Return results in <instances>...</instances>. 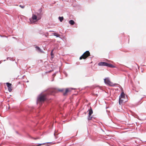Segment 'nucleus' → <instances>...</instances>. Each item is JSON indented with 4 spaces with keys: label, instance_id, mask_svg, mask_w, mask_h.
Returning <instances> with one entry per match:
<instances>
[{
    "label": "nucleus",
    "instance_id": "9b49d317",
    "mask_svg": "<svg viewBox=\"0 0 146 146\" xmlns=\"http://www.w3.org/2000/svg\"><path fill=\"white\" fill-rule=\"evenodd\" d=\"M53 34L54 36H55L56 37H59L61 38L60 37V35H59L56 33H53Z\"/></svg>",
    "mask_w": 146,
    "mask_h": 146
},
{
    "label": "nucleus",
    "instance_id": "2eb2a0df",
    "mask_svg": "<svg viewBox=\"0 0 146 146\" xmlns=\"http://www.w3.org/2000/svg\"><path fill=\"white\" fill-rule=\"evenodd\" d=\"M111 66V64H108V63H106V66H108V67H110Z\"/></svg>",
    "mask_w": 146,
    "mask_h": 146
},
{
    "label": "nucleus",
    "instance_id": "f257e3e1",
    "mask_svg": "<svg viewBox=\"0 0 146 146\" xmlns=\"http://www.w3.org/2000/svg\"><path fill=\"white\" fill-rule=\"evenodd\" d=\"M42 11V10L41 9H40L39 10V13H37V15L38 16V17L36 15L34 14H33L32 18H30L29 19L30 23L34 24L38 20L41 19V16L42 14L41 13Z\"/></svg>",
    "mask_w": 146,
    "mask_h": 146
},
{
    "label": "nucleus",
    "instance_id": "6e6552de",
    "mask_svg": "<svg viewBox=\"0 0 146 146\" xmlns=\"http://www.w3.org/2000/svg\"><path fill=\"white\" fill-rule=\"evenodd\" d=\"M93 113V111L92 109H90L89 110V116L88 117V120L90 119H91L92 117H90V116Z\"/></svg>",
    "mask_w": 146,
    "mask_h": 146
},
{
    "label": "nucleus",
    "instance_id": "39448f33",
    "mask_svg": "<svg viewBox=\"0 0 146 146\" xmlns=\"http://www.w3.org/2000/svg\"><path fill=\"white\" fill-rule=\"evenodd\" d=\"M6 84L8 87V89L9 91L11 92L12 90L11 84L8 82H7Z\"/></svg>",
    "mask_w": 146,
    "mask_h": 146
},
{
    "label": "nucleus",
    "instance_id": "0eeeda50",
    "mask_svg": "<svg viewBox=\"0 0 146 146\" xmlns=\"http://www.w3.org/2000/svg\"><path fill=\"white\" fill-rule=\"evenodd\" d=\"M36 49V50L38 52H43L42 50L38 46H36L35 47Z\"/></svg>",
    "mask_w": 146,
    "mask_h": 146
},
{
    "label": "nucleus",
    "instance_id": "20e7f679",
    "mask_svg": "<svg viewBox=\"0 0 146 146\" xmlns=\"http://www.w3.org/2000/svg\"><path fill=\"white\" fill-rule=\"evenodd\" d=\"M104 82L107 85H108L110 86H113V83L110 81L109 78H108L104 79Z\"/></svg>",
    "mask_w": 146,
    "mask_h": 146
},
{
    "label": "nucleus",
    "instance_id": "7ed1b4c3",
    "mask_svg": "<svg viewBox=\"0 0 146 146\" xmlns=\"http://www.w3.org/2000/svg\"><path fill=\"white\" fill-rule=\"evenodd\" d=\"M90 55V53L88 51H87L82 55L80 58V59L81 60L83 58L85 59Z\"/></svg>",
    "mask_w": 146,
    "mask_h": 146
},
{
    "label": "nucleus",
    "instance_id": "f3484780",
    "mask_svg": "<svg viewBox=\"0 0 146 146\" xmlns=\"http://www.w3.org/2000/svg\"><path fill=\"white\" fill-rule=\"evenodd\" d=\"M111 66L110 67H112V68H115V66H114L113 65H112L111 64Z\"/></svg>",
    "mask_w": 146,
    "mask_h": 146
},
{
    "label": "nucleus",
    "instance_id": "a211bd4d",
    "mask_svg": "<svg viewBox=\"0 0 146 146\" xmlns=\"http://www.w3.org/2000/svg\"><path fill=\"white\" fill-rule=\"evenodd\" d=\"M63 90L62 89V90H58L59 91L62 92V91H63Z\"/></svg>",
    "mask_w": 146,
    "mask_h": 146
},
{
    "label": "nucleus",
    "instance_id": "1a4fd4ad",
    "mask_svg": "<svg viewBox=\"0 0 146 146\" xmlns=\"http://www.w3.org/2000/svg\"><path fill=\"white\" fill-rule=\"evenodd\" d=\"M106 62H100L98 64V65L99 66H106Z\"/></svg>",
    "mask_w": 146,
    "mask_h": 146
},
{
    "label": "nucleus",
    "instance_id": "6ab92c4d",
    "mask_svg": "<svg viewBox=\"0 0 146 146\" xmlns=\"http://www.w3.org/2000/svg\"><path fill=\"white\" fill-rule=\"evenodd\" d=\"M54 135L55 136V133L54 134Z\"/></svg>",
    "mask_w": 146,
    "mask_h": 146
},
{
    "label": "nucleus",
    "instance_id": "f8f14e48",
    "mask_svg": "<svg viewBox=\"0 0 146 146\" xmlns=\"http://www.w3.org/2000/svg\"><path fill=\"white\" fill-rule=\"evenodd\" d=\"M69 23L71 25H73L74 23V22L73 20H70L69 21Z\"/></svg>",
    "mask_w": 146,
    "mask_h": 146
},
{
    "label": "nucleus",
    "instance_id": "dca6fc26",
    "mask_svg": "<svg viewBox=\"0 0 146 146\" xmlns=\"http://www.w3.org/2000/svg\"><path fill=\"white\" fill-rule=\"evenodd\" d=\"M19 6L21 7V8H24V6H21V5H20Z\"/></svg>",
    "mask_w": 146,
    "mask_h": 146
},
{
    "label": "nucleus",
    "instance_id": "f03ea898",
    "mask_svg": "<svg viewBox=\"0 0 146 146\" xmlns=\"http://www.w3.org/2000/svg\"><path fill=\"white\" fill-rule=\"evenodd\" d=\"M46 94H41L40 95L37 99V104H39L40 105L43 102L46 98Z\"/></svg>",
    "mask_w": 146,
    "mask_h": 146
},
{
    "label": "nucleus",
    "instance_id": "4468645a",
    "mask_svg": "<svg viewBox=\"0 0 146 146\" xmlns=\"http://www.w3.org/2000/svg\"><path fill=\"white\" fill-rule=\"evenodd\" d=\"M58 19H59V20H60V21L61 22L63 20L64 18L62 17H59L58 18Z\"/></svg>",
    "mask_w": 146,
    "mask_h": 146
},
{
    "label": "nucleus",
    "instance_id": "ddd939ff",
    "mask_svg": "<svg viewBox=\"0 0 146 146\" xmlns=\"http://www.w3.org/2000/svg\"><path fill=\"white\" fill-rule=\"evenodd\" d=\"M53 50H52L51 51V53H50V55H51V58H53L54 57V54L53 53Z\"/></svg>",
    "mask_w": 146,
    "mask_h": 146
},
{
    "label": "nucleus",
    "instance_id": "423d86ee",
    "mask_svg": "<svg viewBox=\"0 0 146 146\" xmlns=\"http://www.w3.org/2000/svg\"><path fill=\"white\" fill-rule=\"evenodd\" d=\"M124 94L123 92H122L121 93L120 96H119V102L120 104V103L122 102H123V100H121V98H124Z\"/></svg>",
    "mask_w": 146,
    "mask_h": 146
},
{
    "label": "nucleus",
    "instance_id": "aec40b11",
    "mask_svg": "<svg viewBox=\"0 0 146 146\" xmlns=\"http://www.w3.org/2000/svg\"><path fill=\"white\" fill-rule=\"evenodd\" d=\"M42 144H40L39 145H41Z\"/></svg>",
    "mask_w": 146,
    "mask_h": 146
},
{
    "label": "nucleus",
    "instance_id": "9d476101",
    "mask_svg": "<svg viewBox=\"0 0 146 146\" xmlns=\"http://www.w3.org/2000/svg\"><path fill=\"white\" fill-rule=\"evenodd\" d=\"M70 89L67 88L65 90V92L63 93V95L64 96L66 95V94L68 92H70Z\"/></svg>",
    "mask_w": 146,
    "mask_h": 146
}]
</instances>
